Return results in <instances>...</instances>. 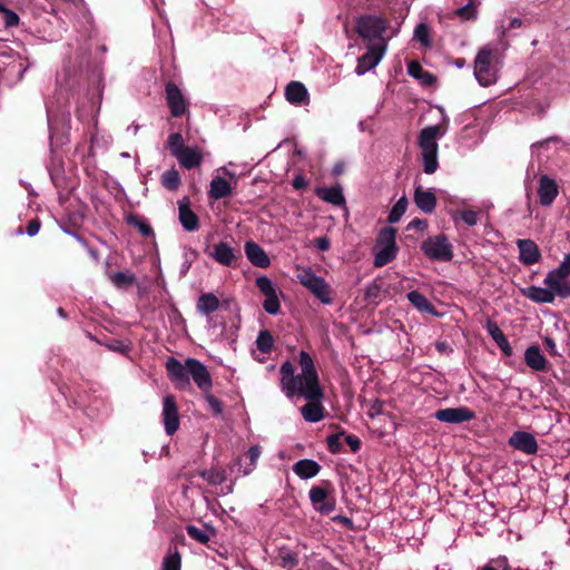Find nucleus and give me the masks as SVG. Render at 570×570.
<instances>
[{
	"mask_svg": "<svg viewBox=\"0 0 570 570\" xmlns=\"http://www.w3.org/2000/svg\"><path fill=\"white\" fill-rule=\"evenodd\" d=\"M386 49V41H382V45H370L366 52L357 59L356 75L363 76L375 68L383 59Z\"/></svg>",
	"mask_w": 570,
	"mask_h": 570,
	"instance_id": "nucleus-9",
	"label": "nucleus"
},
{
	"mask_svg": "<svg viewBox=\"0 0 570 570\" xmlns=\"http://www.w3.org/2000/svg\"><path fill=\"white\" fill-rule=\"evenodd\" d=\"M407 72L411 77L420 80L423 85L426 86L432 85L435 80L434 76L431 72L425 71L416 61H411L407 65Z\"/></svg>",
	"mask_w": 570,
	"mask_h": 570,
	"instance_id": "nucleus-34",
	"label": "nucleus"
},
{
	"mask_svg": "<svg viewBox=\"0 0 570 570\" xmlns=\"http://www.w3.org/2000/svg\"><path fill=\"white\" fill-rule=\"evenodd\" d=\"M274 345V338L269 331H261L256 338V346L262 353H269Z\"/></svg>",
	"mask_w": 570,
	"mask_h": 570,
	"instance_id": "nucleus-41",
	"label": "nucleus"
},
{
	"mask_svg": "<svg viewBox=\"0 0 570 570\" xmlns=\"http://www.w3.org/2000/svg\"><path fill=\"white\" fill-rule=\"evenodd\" d=\"M131 223L134 224L135 227L138 228V230L140 232V234L142 236L148 237L154 234L153 228L148 223H146L144 220H139V219H134Z\"/></svg>",
	"mask_w": 570,
	"mask_h": 570,
	"instance_id": "nucleus-49",
	"label": "nucleus"
},
{
	"mask_svg": "<svg viewBox=\"0 0 570 570\" xmlns=\"http://www.w3.org/2000/svg\"><path fill=\"white\" fill-rule=\"evenodd\" d=\"M256 286L266 297L263 303L265 312L277 315L281 312V303L273 282L266 276H261L256 279Z\"/></svg>",
	"mask_w": 570,
	"mask_h": 570,
	"instance_id": "nucleus-12",
	"label": "nucleus"
},
{
	"mask_svg": "<svg viewBox=\"0 0 570 570\" xmlns=\"http://www.w3.org/2000/svg\"><path fill=\"white\" fill-rule=\"evenodd\" d=\"M522 24V20L520 18H513L510 21L509 29L520 28Z\"/></svg>",
	"mask_w": 570,
	"mask_h": 570,
	"instance_id": "nucleus-62",
	"label": "nucleus"
},
{
	"mask_svg": "<svg viewBox=\"0 0 570 570\" xmlns=\"http://www.w3.org/2000/svg\"><path fill=\"white\" fill-rule=\"evenodd\" d=\"M161 570H180V556L177 551L164 558Z\"/></svg>",
	"mask_w": 570,
	"mask_h": 570,
	"instance_id": "nucleus-46",
	"label": "nucleus"
},
{
	"mask_svg": "<svg viewBox=\"0 0 570 570\" xmlns=\"http://www.w3.org/2000/svg\"><path fill=\"white\" fill-rule=\"evenodd\" d=\"M460 215L462 220L469 226H474L479 222V215L474 210H463Z\"/></svg>",
	"mask_w": 570,
	"mask_h": 570,
	"instance_id": "nucleus-48",
	"label": "nucleus"
},
{
	"mask_svg": "<svg viewBox=\"0 0 570 570\" xmlns=\"http://www.w3.org/2000/svg\"><path fill=\"white\" fill-rule=\"evenodd\" d=\"M261 453H262V451L258 445H253L249 448V450L247 452V455L249 458V463L246 466H244V469L242 470L244 475L249 474L255 469L257 460L261 456Z\"/></svg>",
	"mask_w": 570,
	"mask_h": 570,
	"instance_id": "nucleus-45",
	"label": "nucleus"
},
{
	"mask_svg": "<svg viewBox=\"0 0 570 570\" xmlns=\"http://www.w3.org/2000/svg\"><path fill=\"white\" fill-rule=\"evenodd\" d=\"M244 250L247 259L257 267H268L271 264L268 255L265 250L255 242L248 240L244 245Z\"/></svg>",
	"mask_w": 570,
	"mask_h": 570,
	"instance_id": "nucleus-22",
	"label": "nucleus"
},
{
	"mask_svg": "<svg viewBox=\"0 0 570 570\" xmlns=\"http://www.w3.org/2000/svg\"><path fill=\"white\" fill-rule=\"evenodd\" d=\"M559 266L570 276V253L564 255Z\"/></svg>",
	"mask_w": 570,
	"mask_h": 570,
	"instance_id": "nucleus-57",
	"label": "nucleus"
},
{
	"mask_svg": "<svg viewBox=\"0 0 570 570\" xmlns=\"http://www.w3.org/2000/svg\"><path fill=\"white\" fill-rule=\"evenodd\" d=\"M166 100L174 117L185 114L187 104L180 89L173 82L166 85Z\"/></svg>",
	"mask_w": 570,
	"mask_h": 570,
	"instance_id": "nucleus-19",
	"label": "nucleus"
},
{
	"mask_svg": "<svg viewBox=\"0 0 570 570\" xmlns=\"http://www.w3.org/2000/svg\"><path fill=\"white\" fill-rule=\"evenodd\" d=\"M298 282L325 305L333 303V292L330 284L317 276L312 268H305L297 275Z\"/></svg>",
	"mask_w": 570,
	"mask_h": 570,
	"instance_id": "nucleus-6",
	"label": "nucleus"
},
{
	"mask_svg": "<svg viewBox=\"0 0 570 570\" xmlns=\"http://www.w3.org/2000/svg\"><path fill=\"white\" fill-rule=\"evenodd\" d=\"M161 184L169 190H176L180 185L179 173L175 168L166 170L161 175Z\"/></svg>",
	"mask_w": 570,
	"mask_h": 570,
	"instance_id": "nucleus-40",
	"label": "nucleus"
},
{
	"mask_svg": "<svg viewBox=\"0 0 570 570\" xmlns=\"http://www.w3.org/2000/svg\"><path fill=\"white\" fill-rule=\"evenodd\" d=\"M208 256L216 263L226 267L237 266L238 259L242 257L239 250H236L226 242H218L207 252Z\"/></svg>",
	"mask_w": 570,
	"mask_h": 570,
	"instance_id": "nucleus-11",
	"label": "nucleus"
},
{
	"mask_svg": "<svg viewBox=\"0 0 570 570\" xmlns=\"http://www.w3.org/2000/svg\"><path fill=\"white\" fill-rule=\"evenodd\" d=\"M524 361L534 371H544L547 368V360L537 345H531L525 350Z\"/></svg>",
	"mask_w": 570,
	"mask_h": 570,
	"instance_id": "nucleus-29",
	"label": "nucleus"
},
{
	"mask_svg": "<svg viewBox=\"0 0 570 570\" xmlns=\"http://www.w3.org/2000/svg\"><path fill=\"white\" fill-rule=\"evenodd\" d=\"M166 370L168 377L176 389L184 391L190 386V373L187 360L185 363H181L175 357H169L166 362Z\"/></svg>",
	"mask_w": 570,
	"mask_h": 570,
	"instance_id": "nucleus-10",
	"label": "nucleus"
},
{
	"mask_svg": "<svg viewBox=\"0 0 570 570\" xmlns=\"http://www.w3.org/2000/svg\"><path fill=\"white\" fill-rule=\"evenodd\" d=\"M320 470L321 465L316 461L309 459L299 460L293 465L294 473L303 480L317 475Z\"/></svg>",
	"mask_w": 570,
	"mask_h": 570,
	"instance_id": "nucleus-28",
	"label": "nucleus"
},
{
	"mask_svg": "<svg viewBox=\"0 0 570 570\" xmlns=\"http://www.w3.org/2000/svg\"><path fill=\"white\" fill-rule=\"evenodd\" d=\"M187 364L189 365V379L191 377L203 392H208L213 382L207 367L200 361L193 357L187 358Z\"/></svg>",
	"mask_w": 570,
	"mask_h": 570,
	"instance_id": "nucleus-15",
	"label": "nucleus"
},
{
	"mask_svg": "<svg viewBox=\"0 0 570 570\" xmlns=\"http://www.w3.org/2000/svg\"><path fill=\"white\" fill-rule=\"evenodd\" d=\"M519 259L523 265H533L541 258L538 245L532 239H518Z\"/></svg>",
	"mask_w": 570,
	"mask_h": 570,
	"instance_id": "nucleus-20",
	"label": "nucleus"
},
{
	"mask_svg": "<svg viewBox=\"0 0 570 570\" xmlns=\"http://www.w3.org/2000/svg\"><path fill=\"white\" fill-rule=\"evenodd\" d=\"M309 500L314 509L322 514H330L335 510V500L321 487H313L309 490Z\"/></svg>",
	"mask_w": 570,
	"mask_h": 570,
	"instance_id": "nucleus-17",
	"label": "nucleus"
},
{
	"mask_svg": "<svg viewBox=\"0 0 570 570\" xmlns=\"http://www.w3.org/2000/svg\"><path fill=\"white\" fill-rule=\"evenodd\" d=\"M307 403L301 407V414L306 422L316 423L324 419V407L322 402L324 400V390L322 395L315 400L305 399Z\"/></svg>",
	"mask_w": 570,
	"mask_h": 570,
	"instance_id": "nucleus-21",
	"label": "nucleus"
},
{
	"mask_svg": "<svg viewBox=\"0 0 570 570\" xmlns=\"http://www.w3.org/2000/svg\"><path fill=\"white\" fill-rule=\"evenodd\" d=\"M345 440L353 452H356L360 450L361 442H360L358 438H356L354 435H346Z\"/></svg>",
	"mask_w": 570,
	"mask_h": 570,
	"instance_id": "nucleus-56",
	"label": "nucleus"
},
{
	"mask_svg": "<svg viewBox=\"0 0 570 570\" xmlns=\"http://www.w3.org/2000/svg\"><path fill=\"white\" fill-rule=\"evenodd\" d=\"M88 253L95 261H99V253L97 249L88 248Z\"/></svg>",
	"mask_w": 570,
	"mask_h": 570,
	"instance_id": "nucleus-64",
	"label": "nucleus"
},
{
	"mask_svg": "<svg viewBox=\"0 0 570 570\" xmlns=\"http://www.w3.org/2000/svg\"><path fill=\"white\" fill-rule=\"evenodd\" d=\"M500 70L499 57L490 45L479 49L474 59V76L483 87L497 82Z\"/></svg>",
	"mask_w": 570,
	"mask_h": 570,
	"instance_id": "nucleus-4",
	"label": "nucleus"
},
{
	"mask_svg": "<svg viewBox=\"0 0 570 570\" xmlns=\"http://www.w3.org/2000/svg\"><path fill=\"white\" fill-rule=\"evenodd\" d=\"M299 373H295V366L292 362L285 361L279 367L281 391L289 400L296 397L315 400L322 395L318 374L312 356L306 351H301L298 355Z\"/></svg>",
	"mask_w": 570,
	"mask_h": 570,
	"instance_id": "nucleus-1",
	"label": "nucleus"
},
{
	"mask_svg": "<svg viewBox=\"0 0 570 570\" xmlns=\"http://www.w3.org/2000/svg\"><path fill=\"white\" fill-rule=\"evenodd\" d=\"M220 302L218 297L213 293L202 294L196 303V308L199 314L209 316L212 313L219 308Z\"/></svg>",
	"mask_w": 570,
	"mask_h": 570,
	"instance_id": "nucleus-30",
	"label": "nucleus"
},
{
	"mask_svg": "<svg viewBox=\"0 0 570 570\" xmlns=\"http://www.w3.org/2000/svg\"><path fill=\"white\" fill-rule=\"evenodd\" d=\"M434 417L441 422L460 424L469 422L475 417V413L465 406L446 407L434 413Z\"/></svg>",
	"mask_w": 570,
	"mask_h": 570,
	"instance_id": "nucleus-14",
	"label": "nucleus"
},
{
	"mask_svg": "<svg viewBox=\"0 0 570 570\" xmlns=\"http://www.w3.org/2000/svg\"><path fill=\"white\" fill-rule=\"evenodd\" d=\"M176 159L179 164L187 168L193 169L198 167L203 161V154L198 147H186Z\"/></svg>",
	"mask_w": 570,
	"mask_h": 570,
	"instance_id": "nucleus-27",
	"label": "nucleus"
},
{
	"mask_svg": "<svg viewBox=\"0 0 570 570\" xmlns=\"http://www.w3.org/2000/svg\"><path fill=\"white\" fill-rule=\"evenodd\" d=\"M508 443L511 448L529 455L538 452L537 439L532 433L525 431H517L512 433Z\"/></svg>",
	"mask_w": 570,
	"mask_h": 570,
	"instance_id": "nucleus-16",
	"label": "nucleus"
},
{
	"mask_svg": "<svg viewBox=\"0 0 570 570\" xmlns=\"http://www.w3.org/2000/svg\"><path fill=\"white\" fill-rule=\"evenodd\" d=\"M278 558L282 562L283 568H294L299 563L297 553L291 551L286 547H282L278 549Z\"/></svg>",
	"mask_w": 570,
	"mask_h": 570,
	"instance_id": "nucleus-39",
	"label": "nucleus"
},
{
	"mask_svg": "<svg viewBox=\"0 0 570 570\" xmlns=\"http://www.w3.org/2000/svg\"><path fill=\"white\" fill-rule=\"evenodd\" d=\"M232 184L223 177H215L209 185V196L214 199H222L233 194Z\"/></svg>",
	"mask_w": 570,
	"mask_h": 570,
	"instance_id": "nucleus-31",
	"label": "nucleus"
},
{
	"mask_svg": "<svg viewBox=\"0 0 570 570\" xmlns=\"http://www.w3.org/2000/svg\"><path fill=\"white\" fill-rule=\"evenodd\" d=\"M199 474L204 480L213 485L222 484L226 480L225 471L222 469H206Z\"/></svg>",
	"mask_w": 570,
	"mask_h": 570,
	"instance_id": "nucleus-38",
	"label": "nucleus"
},
{
	"mask_svg": "<svg viewBox=\"0 0 570 570\" xmlns=\"http://www.w3.org/2000/svg\"><path fill=\"white\" fill-rule=\"evenodd\" d=\"M206 401L215 414H220L223 412V404L217 397L212 394H207Z\"/></svg>",
	"mask_w": 570,
	"mask_h": 570,
	"instance_id": "nucleus-51",
	"label": "nucleus"
},
{
	"mask_svg": "<svg viewBox=\"0 0 570 570\" xmlns=\"http://www.w3.org/2000/svg\"><path fill=\"white\" fill-rule=\"evenodd\" d=\"M179 222L185 230L195 232L199 228L197 215L190 209L188 199L178 203Z\"/></svg>",
	"mask_w": 570,
	"mask_h": 570,
	"instance_id": "nucleus-23",
	"label": "nucleus"
},
{
	"mask_svg": "<svg viewBox=\"0 0 570 570\" xmlns=\"http://www.w3.org/2000/svg\"><path fill=\"white\" fill-rule=\"evenodd\" d=\"M389 27V22L385 18L376 14H365L357 19L356 31L361 38L368 43L382 45V41L389 42V40L397 33L395 30L391 36L384 37Z\"/></svg>",
	"mask_w": 570,
	"mask_h": 570,
	"instance_id": "nucleus-5",
	"label": "nucleus"
},
{
	"mask_svg": "<svg viewBox=\"0 0 570 570\" xmlns=\"http://www.w3.org/2000/svg\"><path fill=\"white\" fill-rule=\"evenodd\" d=\"M163 423L168 435H173L179 428V414L176 400L173 395H165L163 399Z\"/></svg>",
	"mask_w": 570,
	"mask_h": 570,
	"instance_id": "nucleus-13",
	"label": "nucleus"
},
{
	"mask_svg": "<svg viewBox=\"0 0 570 570\" xmlns=\"http://www.w3.org/2000/svg\"><path fill=\"white\" fill-rule=\"evenodd\" d=\"M488 334L492 337V340L498 344V346L507 354L511 353V346L509 344V341L507 340L505 335L499 327V325L494 322L489 320L485 325Z\"/></svg>",
	"mask_w": 570,
	"mask_h": 570,
	"instance_id": "nucleus-32",
	"label": "nucleus"
},
{
	"mask_svg": "<svg viewBox=\"0 0 570 570\" xmlns=\"http://www.w3.org/2000/svg\"><path fill=\"white\" fill-rule=\"evenodd\" d=\"M543 284L546 287L532 285L522 288V295L538 304H551L556 297L570 298V276L560 266L547 273Z\"/></svg>",
	"mask_w": 570,
	"mask_h": 570,
	"instance_id": "nucleus-2",
	"label": "nucleus"
},
{
	"mask_svg": "<svg viewBox=\"0 0 570 570\" xmlns=\"http://www.w3.org/2000/svg\"><path fill=\"white\" fill-rule=\"evenodd\" d=\"M409 302L420 312L434 314V307L429 299L417 291H411L406 294Z\"/></svg>",
	"mask_w": 570,
	"mask_h": 570,
	"instance_id": "nucleus-33",
	"label": "nucleus"
},
{
	"mask_svg": "<svg viewBox=\"0 0 570 570\" xmlns=\"http://www.w3.org/2000/svg\"><path fill=\"white\" fill-rule=\"evenodd\" d=\"M168 147L171 155L176 158L186 148L183 136L179 132L170 134L168 137Z\"/></svg>",
	"mask_w": 570,
	"mask_h": 570,
	"instance_id": "nucleus-42",
	"label": "nucleus"
},
{
	"mask_svg": "<svg viewBox=\"0 0 570 570\" xmlns=\"http://www.w3.org/2000/svg\"><path fill=\"white\" fill-rule=\"evenodd\" d=\"M493 562L497 563L498 568L487 564L481 570H510V568L508 566V560L504 557L493 560Z\"/></svg>",
	"mask_w": 570,
	"mask_h": 570,
	"instance_id": "nucleus-52",
	"label": "nucleus"
},
{
	"mask_svg": "<svg viewBox=\"0 0 570 570\" xmlns=\"http://www.w3.org/2000/svg\"><path fill=\"white\" fill-rule=\"evenodd\" d=\"M395 234L396 230L392 227H385L380 232L374 256L375 267H383L396 257Z\"/></svg>",
	"mask_w": 570,
	"mask_h": 570,
	"instance_id": "nucleus-7",
	"label": "nucleus"
},
{
	"mask_svg": "<svg viewBox=\"0 0 570 570\" xmlns=\"http://www.w3.org/2000/svg\"><path fill=\"white\" fill-rule=\"evenodd\" d=\"M327 446H328L330 452H332V453L340 452L342 449L341 434L336 433V434L328 435L327 436Z\"/></svg>",
	"mask_w": 570,
	"mask_h": 570,
	"instance_id": "nucleus-47",
	"label": "nucleus"
},
{
	"mask_svg": "<svg viewBox=\"0 0 570 570\" xmlns=\"http://www.w3.org/2000/svg\"><path fill=\"white\" fill-rule=\"evenodd\" d=\"M63 232H65L66 234L72 235V236H73V237H75V238H76V239H77V240H78L82 246L88 247V246H87V242H86L82 237H80L79 235L72 234V233L70 232V229H66V228H63Z\"/></svg>",
	"mask_w": 570,
	"mask_h": 570,
	"instance_id": "nucleus-61",
	"label": "nucleus"
},
{
	"mask_svg": "<svg viewBox=\"0 0 570 570\" xmlns=\"http://www.w3.org/2000/svg\"><path fill=\"white\" fill-rule=\"evenodd\" d=\"M316 247L320 249V250H327L330 248V242L327 238L323 237V238H318L317 242H316Z\"/></svg>",
	"mask_w": 570,
	"mask_h": 570,
	"instance_id": "nucleus-60",
	"label": "nucleus"
},
{
	"mask_svg": "<svg viewBox=\"0 0 570 570\" xmlns=\"http://www.w3.org/2000/svg\"><path fill=\"white\" fill-rule=\"evenodd\" d=\"M413 39L421 43L423 47L430 48L432 41L429 24L425 22H420L414 29Z\"/></svg>",
	"mask_w": 570,
	"mask_h": 570,
	"instance_id": "nucleus-37",
	"label": "nucleus"
},
{
	"mask_svg": "<svg viewBox=\"0 0 570 570\" xmlns=\"http://www.w3.org/2000/svg\"><path fill=\"white\" fill-rule=\"evenodd\" d=\"M218 173H224L226 176H228L233 181H234V186H236L237 184V176L234 171H230L228 170V168L226 166H223L220 168L217 169Z\"/></svg>",
	"mask_w": 570,
	"mask_h": 570,
	"instance_id": "nucleus-59",
	"label": "nucleus"
},
{
	"mask_svg": "<svg viewBox=\"0 0 570 570\" xmlns=\"http://www.w3.org/2000/svg\"><path fill=\"white\" fill-rule=\"evenodd\" d=\"M544 344H546L547 348L549 350L550 354L556 355L558 353L557 345L551 337H546Z\"/></svg>",
	"mask_w": 570,
	"mask_h": 570,
	"instance_id": "nucleus-58",
	"label": "nucleus"
},
{
	"mask_svg": "<svg viewBox=\"0 0 570 570\" xmlns=\"http://www.w3.org/2000/svg\"><path fill=\"white\" fill-rule=\"evenodd\" d=\"M0 13L3 16V23L7 28L17 27L19 24V16L11 9H8L2 1H0Z\"/></svg>",
	"mask_w": 570,
	"mask_h": 570,
	"instance_id": "nucleus-44",
	"label": "nucleus"
},
{
	"mask_svg": "<svg viewBox=\"0 0 570 570\" xmlns=\"http://www.w3.org/2000/svg\"><path fill=\"white\" fill-rule=\"evenodd\" d=\"M407 207V200L405 197L400 198L395 205L392 207L389 214V222L394 224L397 223L401 217L404 215Z\"/></svg>",
	"mask_w": 570,
	"mask_h": 570,
	"instance_id": "nucleus-43",
	"label": "nucleus"
},
{
	"mask_svg": "<svg viewBox=\"0 0 570 570\" xmlns=\"http://www.w3.org/2000/svg\"><path fill=\"white\" fill-rule=\"evenodd\" d=\"M315 194L322 200L332 204L334 206H344L345 197L343 194V188L340 184L332 187H317L315 189Z\"/></svg>",
	"mask_w": 570,
	"mask_h": 570,
	"instance_id": "nucleus-24",
	"label": "nucleus"
},
{
	"mask_svg": "<svg viewBox=\"0 0 570 570\" xmlns=\"http://www.w3.org/2000/svg\"><path fill=\"white\" fill-rule=\"evenodd\" d=\"M446 130V126H428L420 131L419 147L421 149L423 170L428 175L434 174L439 168L438 140L445 135Z\"/></svg>",
	"mask_w": 570,
	"mask_h": 570,
	"instance_id": "nucleus-3",
	"label": "nucleus"
},
{
	"mask_svg": "<svg viewBox=\"0 0 570 570\" xmlns=\"http://www.w3.org/2000/svg\"><path fill=\"white\" fill-rule=\"evenodd\" d=\"M40 230V223L38 219H32L28 223L26 233L28 236L33 237L36 236Z\"/></svg>",
	"mask_w": 570,
	"mask_h": 570,
	"instance_id": "nucleus-53",
	"label": "nucleus"
},
{
	"mask_svg": "<svg viewBox=\"0 0 570 570\" xmlns=\"http://www.w3.org/2000/svg\"><path fill=\"white\" fill-rule=\"evenodd\" d=\"M286 99L293 105H305L309 101L306 87L298 81H292L285 90Z\"/></svg>",
	"mask_w": 570,
	"mask_h": 570,
	"instance_id": "nucleus-25",
	"label": "nucleus"
},
{
	"mask_svg": "<svg viewBox=\"0 0 570 570\" xmlns=\"http://www.w3.org/2000/svg\"><path fill=\"white\" fill-rule=\"evenodd\" d=\"M109 278L117 288L121 289L128 288L136 281L135 275L129 272H117L111 274Z\"/></svg>",
	"mask_w": 570,
	"mask_h": 570,
	"instance_id": "nucleus-35",
	"label": "nucleus"
},
{
	"mask_svg": "<svg viewBox=\"0 0 570 570\" xmlns=\"http://www.w3.org/2000/svg\"><path fill=\"white\" fill-rule=\"evenodd\" d=\"M428 227V224L424 219L415 218L412 222L409 223L407 229H417V230H425Z\"/></svg>",
	"mask_w": 570,
	"mask_h": 570,
	"instance_id": "nucleus-54",
	"label": "nucleus"
},
{
	"mask_svg": "<svg viewBox=\"0 0 570 570\" xmlns=\"http://www.w3.org/2000/svg\"><path fill=\"white\" fill-rule=\"evenodd\" d=\"M414 202L416 206L426 214L434 212L436 207V197L431 190H425L422 186H417L414 193Z\"/></svg>",
	"mask_w": 570,
	"mask_h": 570,
	"instance_id": "nucleus-26",
	"label": "nucleus"
},
{
	"mask_svg": "<svg viewBox=\"0 0 570 570\" xmlns=\"http://www.w3.org/2000/svg\"><path fill=\"white\" fill-rule=\"evenodd\" d=\"M108 348L125 354L130 351V343L122 341H112L111 343L108 344Z\"/></svg>",
	"mask_w": 570,
	"mask_h": 570,
	"instance_id": "nucleus-50",
	"label": "nucleus"
},
{
	"mask_svg": "<svg viewBox=\"0 0 570 570\" xmlns=\"http://www.w3.org/2000/svg\"><path fill=\"white\" fill-rule=\"evenodd\" d=\"M186 532L190 538H193L197 542L205 544L210 540V537L213 534V529L212 528L202 529L196 525L189 524L186 527Z\"/></svg>",
	"mask_w": 570,
	"mask_h": 570,
	"instance_id": "nucleus-36",
	"label": "nucleus"
},
{
	"mask_svg": "<svg viewBox=\"0 0 570 570\" xmlns=\"http://www.w3.org/2000/svg\"><path fill=\"white\" fill-rule=\"evenodd\" d=\"M559 194L557 181L548 175H542L539 179L538 196L542 206H550Z\"/></svg>",
	"mask_w": 570,
	"mask_h": 570,
	"instance_id": "nucleus-18",
	"label": "nucleus"
},
{
	"mask_svg": "<svg viewBox=\"0 0 570 570\" xmlns=\"http://www.w3.org/2000/svg\"><path fill=\"white\" fill-rule=\"evenodd\" d=\"M292 186L299 190V189H304L306 186H307V181L306 179L304 178V176L302 175H296L294 178H293V181H292Z\"/></svg>",
	"mask_w": 570,
	"mask_h": 570,
	"instance_id": "nucleus-55",
	"label": "nucleus"
},
{
	"mask_svg": "<svg viewBox=\"0 0 570 570\" xmlns=\"http://www.w3.org/2000/svg\"><path fill=\"white\" fill-rule=\"evenodd\" d=\"M138 130H139V126H138V125H136V124H132V125H130V126L127 128V131H128V132H132V135H137Z\"/></svg>",
	"mask_w": 570,
	"mask_h": 570,
	"instance_id": "nucleus-63",
	"label": "nucleus"
},
{
	"mask_svg": "<svg viewBox=\"0 0 570 570\" xmlns=\"http://www.w3.org/2000/svg\"><path fill=\"white\" fill-rule=\"evenodd\" d=\"M421 249L424 255L434 262H450L453 258V247L443 234L428 237Z\"/></svg>",
	"mask_w": 570,
	"mask_h": 570,
	"instance_id": "nucleus-8",
	"label": "nucleus"
}]
</instances>
